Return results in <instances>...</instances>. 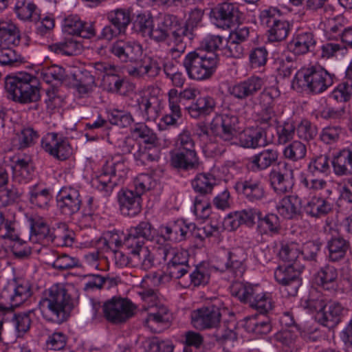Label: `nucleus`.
Returning <instances> with one entry per match:
<instances>
[{
	"mask_svg": "<svg viewBox=\"0 0 352 352\" xmlns=\"http://www.w3.org/2000/svg\"><path fill=\"white\" fill-rule=\"evenodd\" d=\"M38 306L46 320L61 324L69 318L74 303L65 287L54 284L43 292Z\"/></svg>",
	"mask_w": 352,
	"mask_h": 352,
	"instance_id": "nucleus-1",
	"label": "nucleus"
},
{
	"mask_svg": "<svg viewBox=\"0 0 352 352\" xmlns=\"http://www.w3.org/2000/svg\"><path fill=\"white\" fill-rule=\"evenodd\" d=\"M169 155L170 166L179 173L198 170L202 165L195 140L188 130L179 134Z\"/></svg>",
	"mask_w": 352,
	"mask_h": 352,
	"instance_id": "nucleus-2",
	"label": "nucleus"
},
{
	"mask_svg": "<svg viewBox=\"0 0 352 352\" xmlns=\"http://www.w3.org/2000/svg\"><path fill=\"white\" fill-rule=\"evenodd\" d=\"M170 35L174 43V46L169 50L170 54L174 58L179 57L186 49L184 38L188 37L190 39L192 35H188L187 27L181 25L175 16L166 15L156 26L153 25L148 36L161 42L165 41Z\"/></svg>",
	"mask_w": 352,
	"mask_h": 352,
	"instance_id": "nucleus-3",
	"label": "nucleus"
},
{
	"mask_svg": "<svg viewBox=\"0 0 352 352\" xmlns=\"http://www.w3.org/2000/svg\"><path fill=\"white\" fill-rule=\"evenodd\" d=\"M5 89L8 98L20 104H29L40 100V82L34 75L19 72L6 78Z\"/></svg>",
	"mask_w": 352,
	"mask_h": 352,
	"instance_id": "nucleus-4",
	"label": "nucleus"
},
{
	"mask_svg": "<svg viewBox=\"0 0 352 352\" xmlns=\"http://www.w3.org/2000/svg\"><path fill=\"white\" fill-rule=\"evenodd\" d=\"M128 167L122 155L108 159L98 175L91 179L92 186L104 197H109L119 182L126 177Z\"/></svg>",
	"mask_w": 352,
	"mask_h": 352,
	"instance_id": "nucleus-5",
	"label": "nucleus"
},
{
	"mask_svg": "<svg viewBox=\"0 0 352 352\" xmlns=\"http://www.w3.org/2000/svg\"><path fill=\"white\" fill-rule=\"evenodd\" d=\"M333 84V75L320 65L302 67L296 74L292 81L294 88L312 94H320Z\"/></svg>",
	"mask_w": 352,
	"mask_h": 352,
	"instance_id": "nucleus-6",
	"label": "nucleus"
},
{
	"mask_svg": "<svg viewBox=\"0 0 352 352\" xmlns=\"http://www.w3.org/2000/svg\"><path fill=\"white\" fill-rule=\"evenodd\" d=\"M219 60L217 54L197 50L188 53L182 64L190 79L201 81L212 77L216 72Z\"/></svg>",
	"mask_w": 352,
	"mask_h": 352,
	"instance_id": "nucleus-7",
	"label": "nucleus"
},
{
	"mask_svg": "<svg viewBox=\"0 0 352 352\" xmlns=\"http://www.w3.org/2000/svg\"><path fill=\"white\" fill-rule=\"evenodd\" d=\"M331 173L329 157L327 155H320L312 157L307 164V173H301L299 184L306 190L316 192L327 186V182L317 175H328Z\"/></svg>",
	"mask_w": 352,
	"mask_h": 352,
	"instance_id": "nucleus-8",
	"label": "nucleus"
},
{
	"mask_svg": "<svg viewBox=\"0 0 352 352\" xmlns=\"http://www.w3.org/2000/svg\"><path fill=\"white\" fill-rule=\"evenodd\" d=\"M248 256L243 248H232L217 256L214 268L221 272H228L234 278H241L247 269Z\"/></svg>",
	"mask_w": 352,
	"mask_h": 352,
	"instance_id": "nucleus-9",
	"label": "nucleus"
},
{
	"mask_svg": "<svg viewBox=\"0 0 352 352\" xmlns=\"http://www.w3.org/2000/svg\"><path fill=\"white\" fill-rule=\"evenodd\" d=\"M280 91L277 88L271 87L265 89L258 96L261 111L259 115V122L269 126H275L283 112L278 109L276 99L279 96Z\"/></svg>",
	"mask_w": 352,
	"mask_h": 352,
	"instance_id": "nucleus-10",
	"label": "nucleus"
},
{
	"mask_svg": "<svg viewBox=\"0 0 352 352\" xmlns=\"http://www.w3.org/2000/svg\"><path fill=\"white\" fill-rule=\"evenodd\" d=\"M135 305L128 298L113 296L104 302V318L113 324L125 322L135 314Z\"/></svg>",
	"mask_w": 352,
	"mask_h": 352,
	"instance_id": "nucleus-11",
	"label": "nucleus"
},
{
	"mask_svg": "<svg viewBox=\"0 0 352 352\" xmlns=\"http://www.w3.org/2000/svg\"><path fill=\"white\" fill-rule=\"evenodd\" d=\"M239 14L237 3L224 1L212 7L208 16L212 23L217 28L227 30L235 25L239 19Z\"/></svg>",
	"mask_w": 352,
	"mask_h": 352,
	"instance_id": "nucleus-12",
	"label": "nucleus"
},
{
	"mask_svg": "<svg viewBox=\"0 0 352 352\" xmlns=\"http://www.w3.org/2000/svg\"><path fill=\"white\" fill-rule=\"evenodd\" d=\"M155 230L148 221H141L136 226L131 227L124 237L122 245L129 250V254H135L145 248L146 241L154 239Z\"/></svg>",
	"mask_w": 352,
	"mask_h": 352,
	"instance_id": "nucleus-13",
	"label": "nucleus"
},
{
	"mask_svg": "<svg viewBox=\"0 0 352 352\" xmlns=\"http://www.w3.org/2000/svg\"><path fill=\"white\" fill-rule=\"evenodd\" d=\"M234 188L248 202L257 204L267 197L266 186L258 177H250L237 182Z\"/></svg>",
	"mask_w": 352,
	"mask_h": 352,
	"instance_id": "nucleus-14",
	"label": "nucleus"
},
{
	"mask_svg": "<svg viewBox=\"0 0 352 352\" xmlns=\"http://www.w3.org/2000/svg\"><path fill=\"white\" fill-rule=\"evenodd\" d=\"M56 199V206L59 212L69 217L77 213L82 204L80 190L72 186L62 187L58 191Z\"/></svg>",
	"mask_w": 352,
	"mask_h": 352,
	"instance_id": "nucleus-15",
	"label": "nucleus"
},
{
	"mask_svg": "<svg viewBox=\"0 0 352 352\" xmlns=\"http://www.w3.org/2000/svg\"><path fill=\"white\" fill-rule=\"evenodd\" d=\"M221 320V309L214 305L203 306L191 313V324L198 330L217 328Z\"/></svg>",
	"mask_w": 352,
	"mask_h": 352,
	"instance_id": "nucleus-16",
	"label": "nucleus"
},
{
	"mask_svg": "<svg viewBox=\"0 0 352 352\" xmlns=\"http://www.w3.org/2000/svg\"><path fill=\"white\" fill-rule=\"evenodd\" d=\"M238 117L232 113L217 115L210 123V129L216 137L225 142H230L236 134Z\"/></svg>",
	"mask_w": 352,
	"mask_h": 352,
	"instance_id": "nucleus-17",
	"label": "nucleus"
},
{
	"mask_svg": "<svg viewBox=\"0 0 352 352\" xmlns=\"http://www.w3.org/2000/svg\"><path fill=\"white\" fill-rule=\"evenodd\" d=\"M300 267H296L292 264L278 266L274 271L276 281L285 287V290L289 296H295L301 285L300 278Z\"/></svg>",
	"mask_w": 352,
	"mask_h": 352,
	"instance_id": "nucleus-18",
	"label": "nucleus"
},
{
	"mask_svg": "<svg viewBox=\"0 0 352 352\" xmlns=\"http://www.w3.org/2000/svg\"><path fill=\"white\" fill-rule=\"evenodd\" d=\"M264 83L263 78L252 76L230 86L228 91L234 98L245 100L254 97L261 90Z\"/></svg>",
	"mask_w": 352,
	"mask_h": 352,
	"instance_id": "nucleus-19",
	"label": "nucleus"
},
{
	"mask_svg": "<svg viewBox=\"0 0 352 352\" xmlns=\"http://www.w3.org/2000/svg\"><path fill=\"white\" fill-rule=\"evenodd\" d=\"M270 186L273 190L278 195L288 192L292 188L294 170L287 162L277 169H273L269 174Z\"/></svg>",
	"mask_w": 352,
	"mask_h": 352,
	"instance_id": "nucleus-20",
	"label": "nucleus"
},
{
	"mask_svg": "<svg viewBox=\"0 0 352 352\" xmlns=\"http://www.w3.org/2000/svg\"><path fill=\"white\" fill-rule=\"evenodd\" d=\"M195 223L186 224L183 220H177L166 226H161L160 227V236L157 239V242L159 243L161 240L173 242L182 241L186 239L188 231L195 230Z\"/></svg>",
	"mask_w": 352,
	"mask_h": 352,
	"instance_id": "nucleus-21",
	"label": "nucleus"
},
{
	"mask_svg": "<svg viewBox=\"0 0 352 352\" xmlns=\"http://www.w3.org/2000/svg\"><path fill=\"white\" fill-rule=\"evenodd\" d=\"M171 320L172 314L168 308L160 303L148 310L144 324L153 332L159 333L168 325Z\"/></svg>",
	"mask_w": 352,
	"mask_h": 352,
	"instance_id": "nucleus-22",
	"label": "nucleus"
},
{
	"mask_svg": "<svg viewBox=\"0 0 352 352\" xmlns=\"http://www.w3.org/2000/svg\"><path fill=\"white\" fill-rule=\"evenodd\" d=\"M63 29L68 34L85 38L93 37L96 34L93 23L82 21L80 16L75 14H71L65 18Z\"/></svg>",
	"mask_w": 352,
	"mask_h": 352,
	"instance_id": "nucleus-23",
	"label": "nucleus"
},
{
	"mask_svg": "<svg viewBox=\"0 0 352 352\" xmlns=\"http://www.w3.org/2000/svg\"><path fill=\"white\" fill-rule=\"evenodd\" d=\"M278 155L279 153L276 149H263L247 158L245 166L252 172L263 171L277 162Z\"/></svg>",
	"mask_w": 352,
	"mask_h": 352,
	"instance_id": "nucleus-24",
	"label": "nucleus"
},
{
	"mask_svg": "<svg viewBox=\"0 0 352 352\" xmlns=\"http://www.w3.org/2000/svg\"><path fill=\"white\" fill-rule=\"evenodd\" d=\"M120 209L122 214L134 217L142 210V198L135 191L122 189L118 195Z\"/></svg>",
	"mask_w": 352,
	"mask_h": 352,
	"instance_id": "nucleus-25",
	"label": "nucleus"
},
{
	"mask_svg": "<svg viewBox=\"0 0 352 352\" xmlns=\"http://www.w3.org/2000/svg\"><path fill=\"white\" fill-rule=\"evenodd\" d=\"M316 44L314 34L309 30H298L288 44L289 50L296 55L307 54L314 50Z\"/></svg>",
	"mask_w": 352,
	"mask_h": 352,
	"instance_id": "nucleus-26",
	"label": "nucleus"
},
{
	"mask_svg": "<svg viewBox=\"0 0 352 352\" xmlns=\"http://www.w3.org/2000/svg\"><path fill=\"white\" fill-rule=\"evenodd\" d=\"M303 210L307 216L320 219L332 212L333 204L327 198L314 195L304 206Z\"/></svg>",
	"mask_w": 352,
	"mask_h": 352,
	"instance_id": "nucleus-27",
	"label": "nucleus"
},
{
	"mask_svg": "<svg viewBox=\"0 0 352 352\" xmlns=\"http://www.w3.org/2000/svg\"><path fill=\"white\" fill-rule=\"evenodd\" d=\"M331 164L336 175H352V142L334 155Z\"/></svg>",
	"mask_w": 352,
	"mask_h": 352,
	"instance_id": "nucleus-28",
	"label": "nucleus"
},
{
	"mask_svg": "<svg viewBox=\"0 0 352 352\" xmlns=\"http://www.w3.org/2000/svg\"><path fill=\"white\" fill-rule=\"evenodd\" d=\"M161 69L162 65L157 60L148 58L142 60L137 67H129L126 72L133 78H154L159 75Z\"/></svg>",
	"mask_w": 352,
	"mask_h": 352,
	"instance_id": "nucleus-29",
	"label": "nucleus"
},
{
	"mask_svg": "<svg viewBox=\"0 0 352 352\" xmlns=\"http://www.w3.org/2000/svg\"><path fill=\"white\" fill-rule=\"evenodd\" d=\"M216 105V100L212 96L204 95L199 96L186 109L191 118L198 119L210 115L214 111Z\"/></svg>",
	"mask_w": 352,
	"mask_h": 352,
	"instance_id": "nucleus-30",
	"label": "nucleus"
},
{
	"mask_svg": "<svg viewBox=\"0 0 352 352\" xmlns=\"http://www.w3.org/2000/svg\"><path fill=\"white\" fill-rule=\"evenodd\" d=\"M31 234L30 239L34 243H49L52 231L43 217L33 216L29 219Z\"/></svg>",
	"mask_w": 352,
	"mask_h": 352,
	"instance_id": "nucleus-31",
	"label": "nucleus"
},
{
	"mask_svg": "<svg viewBox=\"0 0 352 352\" xmlns=\"http://www.w3.org/2000/svg\"><path fill=\"white\" fill-rule=\"evenodd\" d=\"M344 307L338 302H330L327 304L322 312L318 314V320L324 327L333 328L342 320Z\"/></svg>",
	"mask_w": 352,
	"mask_h": 352,
	"instance_id": "nucleus-32",
	"label": "nucleus"
},
{
	"mask_svg": "<svg viewBox=\"0 0 352 352\" xmlns=\"http://www.w3.org/2000/svg\"><path fill=\"white\" fill-rule=\"evenodd\" d=\"M39 134L32 127H23L16 132L11 139V145L13 150L23 151L33 146L38 141Z\"/></svg>",
	"mask_w": 352,
	"mask_h": 352,
	"instance_id": "nucleus-33",
	"label": "nucleus"
},
{
	"mask_svg": "<svg viewBox=\"0 0 352 352\" xmlns=\"http://www.w3.org/2000/svg\"><path fill=\"white\" fill-rule=\"evenodd\" d=\"M338 272L334 266L327 264L320 267L315 280L324 289L335 292L338 287Z\"/></svg>",
	"mask_w": 352,
	"mask_h": 352,
	"instance_id": "nucleus-34",
	"label": "nucleus"
},
{
	"mask_svg": "<svg viewBox=\"0 0 352 352\" xmlns=\"http://www.w3.org/2000/svg\"><path fill=\"white\" fill-rule=\"evenodd\" d=\"M20 39L19 30L13 22L0 21V47H16Z\"/></svg>",
	"mask_w": 352,
	"mask_h": 352,
	"instance_id": "nucleus-35",
	"label": "nucleus"
},
{
	"mask_svg": "<svg viewBox=\"0 0 352 352\" xmlns=\"http://www.w3.org/2000/svg\"><path fill=\"white\" fill-rule=\"evenodd\" d=\"M191 187L197 195L195 197H206L212 194L216 179L209 173H198L191 180Z\"/></svg>",
	"mask_w": 352,
	"mask_h": 352,
	"instance_id": "nucleus-36",
	"label": "nucleus"
},
{
	"mask_svg": "<svg viewBox=\"0 0 352 352\" xmlns=\"http://www.w3.org/2000/svg\"><path fill=\"white\" fill-rule=\"evenodd\" d=\"M138 108L142 117L147 121H155L160 115V102L153 96L140 97L137 100Z\"/></svg>",
	"mask_w": 352,
	"mask_h": 352,
	"instance_id": "nucleus-37",
	"label": "nucleus"
},
{
	"mask_svg": "<svg viewBox=\"0 0 352 352\" xmlns=\"http://www.w3.org/2000/svg\"><path fill=\"white\" fill-rule=\"evenodd\" d=\"M260 289L261 287L258 285L243 282H234L230 287V292L233 296L242 302L249 303L250 305Z\"/></svg>",
	"mask_w": 352,
	"mask_h": 352,
	"instance_id": "nucleus-38",
	"label": "nucleus"
},
{
	"mask_svg": "<svg viewBox=\"0 0 352 352\" xmlns=\"http://www.w3.org/2000/svg\"><path fill=\"white\" fill-rule=\"evenodd\" d=\"M257 232L261 235L273 236L278 234L281 230L280 218L274 213H268L265 216H260L257 221Z\"/></svg>",
	"mask_w": 352,
	"mask_h": 352,
	"instance_id": "nucleus-39",
	"label": "nucleus"
},
{
	"mask_svg": "<svg viewBox=\"0 0 352 352\" xmlns=\"http://www.w3.org/2000/svg\"><path fill=\"white\" fill-rule=\"evenodd\" d=\"M52 198L50 190L43 187L40 184H36L29 188V200L34 207L47 210Z\"/></svg>",
	"mask_w": 352,
	"mask_h": 352,
	"instance_id": "nucleus-40",
	"label": "nucleus"
},
{
	"mask_svg": "<svg viewBox=\"0 0 352 352\" xmlns=\"http://www.w3.org/2000/svg\"><path fill=\"white\" fill-rule=\"evenodd\" d=\"M349 248V241L340 236L331 237L327 243L328 257L333 262L343 259Z\"/></svg>",
	"mask_w": 352,
	"mask_h": 352,
	"instance_id": "nucleus-41",
	"label": "nucleus"
},
{
	"mask_svg": "<svg viewBox=\"0 0 352 352\" xmlns=\"http://www.w3.org/2000/svg\"><path fill=\"white\" fill-rule=\"evenodd\" d=\"M300 199L296 195L284 197L277 206L278 212L287 219L296 217L300 212Z\"/></svg>",
	"mask_w": 352,
	"mask_h": 352,
	"instance_id": "nucleus-42",
	"label": "nucleus"
},
{
	"mask_svg": "<svg viewBox=\"0 0 352 352\" xmlns=\"http://www.w3.org/2000/svg\"><path fill=\"white\" fill-rule=\"evenodd\" d=\"M107 19L119 34H124L132 21L131 11L123 8L112 10L107 13Z\"/></svg>",
	"mask_w": 352,
	"mask_h": 352,
	"instance_id": "nucleus-43",
	"label": "nucleus"
},
{
	"mask_svg": "<svg viewBox=\"0 0 352 352\" xmlns=\"http://www.w3.org/2000/svg\"><path fill=\"white\" fill-rule=\"evenodd\" d=\"M14 12L21 21L37 22L41 19L40 11L32 2L26 0L18 1L14 6Z\"/></svg>",
	"mask_w": 352,
	"mask_h": 352,
	"instance_id": "nucleus-44",
	"label": "nucleus"
},
{
	"mask_svg": "<svg viewBox=\"0 0 352 352\" xmlns=\"http://www.w3.org/2000/svg\"><path fill=\"white\" fill-rule=\"evenodd\" d=\"M160 254L168 264L178 265L188 263L189 254L187 250L165 245L159 249Z\"/></svg>",
	"mask_w": 352,
	"mask_h": 352,
	"instance_id": "nucleus-45",
	"label": "nucleus"
},
{
	"mask_svg": "<svg viewBox=\"0 0 352 352\" xmlns=\"http://www.w3.org/2000/svg\"><path fill=\"white\" fill-rule=\"evenodd\" d=\"M34 173V167L30 157L19 158L16 161L14 176L19 183L29 182Z\"/></svg>",
	"mask_w": 352,
	"mask_h": 352,
	"instance_id": "nucleus-46",
	"label": "nucleus"
},
{
	"mask_svg": "<svg viewBox=\"0 0 352 352\" xmlns=\"http://www.w3.org/2000/svg\"><path fill=\"white\" fill-rule=\"evenodd\" d=\"M32 294L31 286L24 280H17L14 283L13 293L10 296L12 307H19L25 302Z\"/></svg>",
	"mask_w": 352,
	"mask_h": 352,
	"instance_id": "nucleus-47",
	"label": "nucleus"
},
{
	"mask_svg": "<svg viewBox=\"0 0 352 352\" xmlns=\"http://www.w3.org/2000/svg\"><path fill=\"white\" fill-rule=\"evenodd\" d=\"M159 146L140 145L135 153L134 160L138 165H146L160 159Z\"/></svg>",
	"mask_w": 352,
	"mask_h": 352,
	"instance_id": "nucleus-48",
	"label": "nucleus"
},
{
	"mask_svg": "<svg viewBox=\"0 0 352 352\" xmlns=\"http://www.w3.org/2000/svg\"><path fill=\"white\" fill-rule=\"evenodd\" d=\"M244 328L247 332L258 337L268 334L272 331V324L268 319L248 318L245 321Z\"/></svg>",
	"mask_w": 352,
	"mask_h": 352,
	"instance_id": "nucleus-49",
	"label": "nucleus"
},
{
	"mask_svg": "<svg viewBox=\"0 0 352 352\" xmlns=\"http://www.w3.org/2000/svg\"><path fill=\"white\" fill-rule=\"evenodd\" d=\"M263 132L261 130H245L239 137V142L241 146L248 148H256L263 146L265 141Z\"/></svg>",
	"mask_w": 352,
	"mask_h": 352,
	"instance_id": "nucleus-50",
	"label": "nucleus"
},
{
	"mask_svg": "<svg viewBox=\"0 0 352 352\" xmlns=\"http://www.w3.org/2000/svg\"><path fill=\"white\" fill-rule=\"evenodd\" d=\"M301 247L296 242H290L283 244L278 252V256L284 262L298 267L296 264L300 258Z\"/></svg>",
	"mask_w": 352,
	"mask_h": 352,
	"instance_id": "nucleus-51",
	"label": "nucleus"
},
{
	"mask_svg": "<svg viewBox=\"0 0 352 352\" xmlns=\"http://www.w3.org/2000/svg\"><path fill=\"white\" fill-rule=\"evenodd\" d=\"M132 133L136 138L142 140L140 145L159 146L156 133L144 124H137L132 129Z\"/></svg>",
	"mask_w": 352,
	"mask_h": 352,
	"instance_id": "nucleus-52",
	"label": "nucleus"
},
{
	"mask_svg": "<svg viewBox=\"0 0 352 352\" xmlns=\"http://www.w3.org/2000/svg\"><path fill=\"white\" fill-rule=\"evenodd\" d=\"M290 30L289 22L281 19L268 28L267 31L268 41L270 42L282 41L288 36Z\"/></svg>",
	"mask_w": 352,
	"mask_h": 352,
	"instance_id": "nucleus-53",
	"label": "nucleus"
},
{
	"mask_svg": "<svg viewBox=\"0 0 352 352\" xmlns=\"http://www.w3.org/2000/svg\"><path fill=\"white\" fill-rule=\"evenodd\" d=\"M327 32L330 34V35H326L329 39H336L340 37L342 42L352 49V25L342 30L340 24H329Z\"/></svg>",
	"mask_w": 352,
	"mask_h": 352,
	"instance_id": "nucleus-54",
	"label": "nucleus"
},
{
	"mask_svg": "<svg viewBox=\"0 0 352 352\" xmlns=\"http://www.w3.org/2000/svg\"><path fill=\"white\" fill-rule=\"evenodd\" d=\"M215 329L213 337L218 343L224 344L237 340V333L234 331V324H230L229 325L223 324L222 326H218Z\"/></svg>",
	"mask_w": 352,
	"mask_h": 352,
	"instance_id": "nucleus-55",
	"label": "nucleus"
},
{
	"mask_svg": "<svg viewBox=\"0 0 352 352\" xmlns=\"http://www.w3.org/2000/svg\"><path fill=\"white\" fill-rule=\"evenodd\" d=\"M50 242L55 243L58 246H72L74 238L72 232L67 230L65 223H61L56 229L52 230V237Z\"/></svg>",
	"mask_w": 352,
	"mask_h": 352,
	"instance_id": "nucleus-56",
	"label": "nucleus"
},
{
	"mask_svg": "<svg viewBox=\"0 0 352 352\" xmlns=\"http://www.w3.org/2000/svg\"><path fill=\"white\" fill-rule=\"evenodd\" d=\"M352 96V79L348 78L339 83L330 94L329 97L339 102H346Z\"/></svg>",
	"mask_w": 352,
	"mask_h": 352,
	"instance_id": "nucleus-57",
	"label": "nucleus"
},
{
	"mask_svg": "<svg viewBox=\"0 0 352 352\" xmlns=\"http://www.w3.org/2000/svg\"><path fill=\"white\" fill-rule=\"evenodd\" d=\"M307 155V147L302 142L295 140L288 144L283 150V155L292 162L302 160Z\"/></svg>",
	"mask_w": 352,
	"mask_h": 352,
	"instance_id": "nucleus-58",
	"label": "nucleus"
},
{
	"mask_svg": "<svg viewBox=\"0 0 352 352\" xmlns=\"http://www.w3.org/2000/svg\"><path fill=\"white\" fill-rule=\"evenodd\" d=\"M192 212L200 220H206L212 213V206L209 197H195L193 202Z\"/></svg>",
	"mask_w": 352,
	"mask_h": 352,
	"instance_id": "nucleus-59",
	"label": "nucleus"
},
{
	"mask_svg": "<svg viewBox=\"0 0 352 352\" xmlns=\"http://www.w3.org/2000/svg\"><path fill=\"white\" fill-rule=\"evenodd\" d=\"M296 133V123L292 120H287L277 126V142L279 144H285L293 140Z\"/></svg>",
	"mask_w": 352,
	"mask_h": 352,
	"instance_id": "nucleus-60",
	"label": "nucleus"
},
{
	"mask_svg": "<svg viewBox=\"0 0 352 352\" xmlns=\"http://www.w3.org/2000/svg\"><path fill=\"white\" fill-rule=\"evenodd\" d=\"M132 259L134 265H140L144 270H148L155 265V256L147 247L133 254Z\"/></svg>",
	"mask_w": 352,
	"mask_h": 352,
	"instance_id": "nucleus-61",
	"label": "nucleus"
},
{
	"mask_svg": "<svg viewBox=\"0 0 352 352\" xmlns=\"http://www.w3.org/2000/svg\"><path fill=\"white\" fill-rule=\"evenodd\" d=\"M153 24V17L148 13L138 14L133 21V29L143 36H148Z\"/></svg>",
	"mask_w": 352,
	"mask_h": 352,
	"instance_id": "nucleus-62",
	"label": "nucleus"
},
{
	"mask_svg": "<svg viewBox=\"0 0 352 352\" xmlns=\"http://www.w3.org/2000/svg\"><path fill=\"white\" fill-rule=\"evenodd\" d=\"M268 60V51L265 46L252 48L249 53L250 65L253 69L265 66Z\"/></svg>",
	"mask_w": 352,
	"mask_h": 352,
	"instance_id": "nucleus-63",
	"label": "nucleus"
},
{
	"mask_svg": "<svg viewBox=\"0 0 352 352\" xmlns=\"http://www.w3.org/2000/svg\"><path fill=\"white\" fill-rule=\"evenodd\" d=\"M41 78L47 83L54 80L63 81L65 78L64 68L56 65L43 67L41 69Z\"/></svg>",
	"mask_w": 352,
	"mask_h": 352,
	"instance_id": "nucleus-64",
	"label": "nucleus"
}]
</instances>
